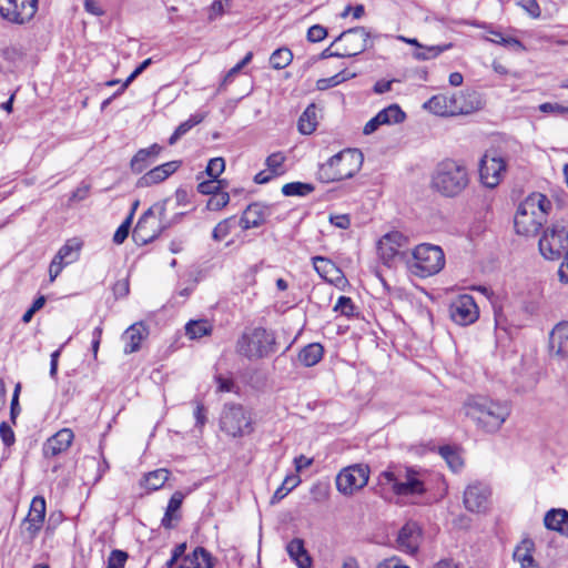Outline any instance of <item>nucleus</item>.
I'll return each mask as SVG.
<instances>
[{"label": "nucleus", "instance_id": "23", "mask_svg": "<svg viewBox=\"0 0 568 568\" xmlns=\"http://www.w3.org/2000/svg\"><path fill=\"white\" fill-rule=\"evenodd\" d=\"M549 349L557 357H568V322H560L552 328L549 334Z\"/></svg>", "mask_w": 568, "mask_h": 568}, {"label": "nucleus", "instance_id": "32", "mask_svg": "<svg viewBox=\"0 0 568 568\" xmlns=\"http://www.w3.org/2000/svg\"><path fill=\"white\" fill-rule=\"evenodd\" d=\"M184 495L181 491H175L168 504L165 514L162 518V526L165 528H172L173 521L179 520L180 516L178 515V511L181 508V505L183 503Z\"/></svg>", "mask_w": 568, "mask_h": 568}, {"label": "nucleus", "instance_id": "33", "mask_svg": "<svg viewBox=\"0 0 568 568\" xmlns=\"http://www.w3.org/2000/svg\"><path fill=\"white\" fill-rule=\"evenodd\" d=\"M324 348L320 343H311L298 353V361L305 367L316 365L323 357Z\"/></svg>", "mask_w": 568, "mask_h": 568}, {"label": "nucleus", "instance_id": "13", "mask_svg": "<svg viewBox=\"0 0 568 568\" xmlns=\"http://www.w3.org/2000/svg\"><path fill=\"white\" fill-rule=\"evenodd\" d=\"M369 478V467L364 464H355L343 468L336 476V488L345 495L351 496L365 487Z\"/></svg>", "mask_w": 568, "mask_h": 568}, {"label": "nucleus", "instance_id": "58", "mask_svg": "<svg viewBox=\"0 0 568 568\" xmlns=\"http://www.w3.org/2000/svg\"><path fill=\"white\" fill-rule=\"evenodd\" d=\"M0 437L7 447L12 446L16 442L14 433L11 426L6 422L0 424Z\"/></svg>", "mask_w": 568, "mask_h": 568}, {"label": "nucleus", "instance_id": "49", "mask_svg": "<svg viewBox=\"0 0 568 568\" xmlns=\"http://www.w3.org/2000/svg\"><path fill=\"white\" fill-rule=\"evenodd\" d=\"M230 195L226 192H219L210 197L206 207L211 211H219L227 205Z\"/></svg>", "mask_w": 568, "mask_h": 568}, {"label": "nucleus", "instance_id": "45", "mask_svg": "<svg viewBox=\"0 0 568 568\" xmlns=\"http://www.w3.org/2000/svg\"><path fill=\"white\" fill-rule=\"evenodd\" d=\"M440 455L447 462L448 466L457 471L463 466V459L457 452H455L452 447L445 446L440 448Z\"/></svg>", "mask_w": 568, "mask_h": 568}, {"label": "nucleus", "instance_id": "59", "mask_svg": "<svg viewBox=\"0 0 568 568\" xmlns=\"http://www.w3.org/2000/svg\"><path fill=\"white\" fill-rule=\"evenodd\" d=\"M230 0H214L209 8V20L213 21L224 13V4H229Z\"/></svg>", "mask_w": 568, "mask_h": 568}, {"label": "nucleus", "instance_id": "17", "mask_svg": "<svg viewBox=\"0 0 568 568\" xmlns=\"http://www.w3.org/2000/svg\"><path fill=\"white\" fill-rule=\"evenodd\" d=\"M489 487L480 481L469 484L464 491V506L471 513H485L489 508Z\"/></svg>", "mask_w": 568, "mask_h": 568}, {"label": "nucleus", "instance_id": "38", "mask_svg": "<svg viewBox=\"0 0 568 568\" xmlns=\"http://www.w3.org/2000/svg\"><path fill=\"white\" fill-rule=\"evenodd\" d=\"M212 332V325L206 320L190 321L185 325V334L191 339L201 338L205 335H210Z\"/></svg>", "mask_w": 568, "mask_h": 568}, {"label": "nucleus", "instance_id": "37", "mask_svg": "<svg viewBox=\"0 0 568 568\" xmlns=\"http://www.w3.org/2000/svg\"><path fill=\"white\" fill-rule=\"evenodd\" d=\"M377 115L383 125L402 123L406 119L405 112L398 104H390L389 106L381 110Z\"/></svg>", "mask_w": 568, "mask_h": 568}, {"label": "nucleus", "instance_id": "8", "mask_svg": "<svg viewBox=\"0 0 568 568\" xmlns=\"http://www.w3.org/2000/svg\"><path fill=\"white\" fill-rule=\"evenodd\" d=\"M274 345L273 333L263 327H255L244 332L237 339L236 352L248 359H258L273 353Z\"/></svg>", "mask_w": 568, "mask_h": 568}, {"label": "nucleus", "instance_id": "53", "mask_svg": "<svg viewBox=\"0 0 568 568\" xmlns=\"http://www.w3.org/2000/svg\"><path fill=\"white\" fill-rule=\"evenodd\" d=\"M20 392H21V384L18 383L14 387L12 399H11V405H10V419H11L12 424H16L17 417L21 413V407L19 404Z\"/></svg>", "mask_w": 568, "mask_h": 568}, {"label": "nucleus", "instance_id": "28", "mask_svg": "<svg viewBox=\"0 0 568 568\" xmlns=\"http://www.w3.org/2000/svg\"><path fill=\"white\" fill-rule=\"evenodd\" d=\"M535 549L531 539H524L514 551V560L520 565V568H540L535 560L532 552Z\"/></svg>", "mask_w": 568, "mask_h": 568}, {"label": "nucleus", "instance_id": "43", "mask_svg": "<svg viewBox=\"0 0 568 568\" xmlns=\"http://www.w3.org/2000/svg\"><path fill=\"white\" fill-rule=\"evenodd\" d=\"M301 479L297 475H288L285 477L281 487H278L273 497L272 501H278L283 499L293 488H295L300 484Z\"/></svg>", "mask_w": 568, "mask_h": 568}, {"label": "nucleus", "instance_id": "16", "mask_svg": "<svg viewBox=\"0 0 568 568\" xmlns=\"http://www.w3.org/2000/svg\"><path fill=\"white\" fill-rule=\"evenodd\" d=\"M38 0H0V16L14 23H24L33 18Z\"/></svg>", "mask_w": 568, "mask_h": 568}, {"label": "nucleus", "instance_id": "7", "mask_svg": "<svg viewBox=\"0 0 568 568\" xmlns=\"http://www.w3.org/2000/svg\"><path fill=\"white\" fill-rule=\"evenodd\" d=\"M166 201L158 202L149 207L139 219L132 237L139 245H145L168 229L169 224L165 220Z\"/></svg>", "mask_w": 568, "mask_h": 568}, {"label": "nucleus", "instance_id": "50", "mask_svg": "<svg viewBox=\"0 0 568 568\" xmlns=\"http://www.w3.org/2000/svg\"><path fill=\"white\" fill-rule=\"evenodd\" d=\"M133 219V212L123 221V223L116 229L113 235V242L115 244H122L129 235L131 223Z\"/></svg>", "mask_w": 568, "mask_h": 568}, {"label": "nucleus", "instance_id": "46", "mask_svg": "<svg viewBox=\"0 0 568 568\" xmlns=\"http://www.w3.org/2000/svg\"><path fill=\"white\" fill-rule=\"evenodd\" d=\"M284 161H285V156L283 153L276 152V153L271 154L266 159L267 170L274 176L283 174L284 173V168H283Z\"/></svg>", "mask_w": 568, "mask_h": 568}, {"label": "nucleus", "instance_id": "10", "mask_svg": "<svg viewBox=\"0 0 568 568\" xmlns=\"http://www.w3.org/2000/svg\"><path fill=\"white\" fill-rule=\"evenodd\" d=\"M382 484L390 485L398 496L422 495L425 493L423 474L413 468L385 470L379 476Z\"/></svg>", "mask_w": 568, "mask_h": 568}, {"label": "nucleus", "instance_id": "31", "mask_svg": "<svg viewBox=\"0 0 568 568\" xmlns=\"http://www.w3.org/2000/svg\"><path fill=\"white\" fill-rule=\"evenodd\" d=\"M312 263L316 273L327 282L339 278L341 270L331 260L323 256H314Z\"/></svg>", "mask_w": 568, "mask_h": 568}, {"label": "nucleus", "instance_id": "52", "mask_svg": "<svg viewBox=\"0 0 568 568\" xmlns=\"http://www.w3.org/2000/svg\"><path fill=\"white\" fill-rule=\"evenodd\" d=\"M222 181L216 179H212L209 181H203L199 183L197 191L202 194L214 195L220 192Z\"/></svg>", "mask_w": 568, "mask_h": 568}, {"label": "nucleus", "instance_id": "40", "mask_svg": "<svg viewBox=\"0 0 568 568\" xmlns=\"http://www.w3.org/2000/svg\"><path fill=\"white\" fill-rule=\"evenodd\" d=\"M204 120V115L202 114H193L186 121L182 122L173 132V134L169 139V144L173 145L181 139L184 134H186L193 126L201 123Z\"/></svg>", "mask_w": 568, "mask_h": 568}, {"label": "nucleus", "instance_id": "6", "mask_svg": "<svg viewBox=\"0 0 568 568\" xmlns=\"http://www.w3.org/2000/svg\"><path fill=\"white\" fill-rule=\"evenodd\" d=\"M408 271L425 278L439 273L445 266V254L440 246L428 243L417 245L406 260Z\"/></svg>", "mask_w": 568, "mask_h": 568}, {"label": "nucleus", "instance_id": "42", "mask_svg": "<svg viewBox=\"0 0 568 568\" xmlns=\"http://www.w3.org/2000/svg\"><path fill=\"white\" fill-rule=\"evenodd\" d=\"M293 60V53L287 48H280L275 50L271 58L270 63L276 70L286 68Z\"/></svg>", "mask_w": 568, "mask_h": 568}, {"label": "nucleus", "instance_id": "9", "mask_svg": "<svg viewBox=\"0 0 568 568\" xmlns=\"http://www.w3.org/2000/svg\"><path fill=\"white\" fill-rule=\"evenodd\" d=\"M220 429L232 437L252 434L254 430L252 413L241 404H225L220 416Z\"/></svg>", "mask_w": 568, "mask_h": 568}, {"label": "nucleus", "instance_id": "22", "mask_svg": "<svg viewBox=\"0 0 568 568\" xmlns=\"http://www.w3.org/2000/svg\"><path fill=\"white\" fill-rule=\"evenodd\" d=\"M179 161H170L161 165H158L148 171L144 175H142L138 180L136 185L139 187H148L161 183L164 180H166L171 174H173L179 169Z\"/></svg>", "mask_w": 568, "mask_h": 568}, {"label": "nucleus", "instance_id": "63", "mask_svg": "<svg viewBox=\"0 0 568 568\" xmlns=\"http://www.w3.org/2000/svg\"><path fill=\"white\" fill-rule=\"evenodd\" d=\"M521 6L532 18L540 16V7L536 0H524Z\"/></svg>", "mask_w": 568, "mask_h": 568}, {"label": "nucleus", "instance_id": "27", "mask_svg": "<svg viewBox=\"0 0 568 568\" xmlns=\"http://www.w3.org/2000/svg\"><path fill=\"white\" fill-rule=\"evenodd\" d=\"M544 524L546 528L568 537V511L566 509H550L545 515Z\"/></svg>", "mask_w": 568, "mask_h": 568}, {"label": "nucleus", "instance_id": "21", "mask_svg": "<svg viewBox=\"0 0 568 568\" xmlns=\"http://www.w3.org/2000/svg\"><path fill=\"white\" fill-rule=\"evenodd\" d=\"M45 516V500L41 496H36L30 505L29 514L24 520L26 531L32 539L40 531Z\"/></svg>", "mask_w": 568, "mask_h": 568}, {"label": "nucleus", "instance_id": "56", "mask_svg": "<svg viewBox=\"0 0 568 568\" xmlns=\"http://www.w3.org/2000/svg\"><path fill=\"white\" fill-rule=\"evenodd\" d=\"M151 58H148L143 62H141L122 83V91H124L149 65H151Z\"/></svg>", "mask_w": 568, "mask_h": 568}, {"label": "nucleus", "instance_id": "34", "mask_svg": "<svg viewBox=\"0 0 568 568\" xmlns=\"http://www.w3.org/2000/svg\"><path fill=\"white\" fill-rule=\"evenodd\" d=\"M169 476H170V473L168 469L160 468V469L148 473L143 477V479L141 480L140 484L148 491H154L164 486V484L169 479Z\"/></svg>", "mask_w": 568, "mask_h": 568}, {"label": "nucleus", "instance_id": "12", "mask_svg": "<svg viewBox=\"0 0 568 568\" xmlns=\"http://www.w3.org/2000/svg\"><path fill=\"white\" fill-rule=\"evenodd\" d=\"M407 245V237L399 231H392L381 237L377 243V252L383 264L393 267L398 261L408 258V255L402 251Z\"/></svg>", "mask_w": 568, "mask_h": 568}, {"label": "nucleus", "instance_id": "24", "mask_svg": "<svg viewBox=\"0 0 568 568\" xmlns=\"http://www.w3.org/2000/svg\"><path fill=\"white\" fill-rule=\"evenodd\" d=\"M270 214V207L262 203L250 204L243 212L239 223L243 230L257 227L265 222L266 216Z\"/></svg>", "mask_w": 568, "mask_h": 568}, {"label": "nucleus", "instance_id": "26", "mask_svg": "<svg viewBox=\"0 0 568 568\" xmlns=\"http://www.w3.org/2000/svg\"><path fill=\"white\" fill-rule=\"evenodd\" d=\"M148 336L146 327L142 323L131 325L122 335L124 353L131 354L139 351L142 341Z\"/></svg>", "mask_w": 568, "mask_h": 568}, {"label": "nucleus", "instance_id": "39", "mask_svg": "<svg viewBox=\"0 0 568 568\" xmlns=\"http://www.w3.org/2000/svg\"><path fill=\"white\" fill-rule=\"evenodd\" d=\"M356 77V73L354 72H347L346 70H343L336 74H334L333 77H329V78H323V79H318L316 81V88L317 90H327L329 88H334L349 79H353Z\"/></svg>", "mask_w": 568, "mask_h": 568}, {"label": "nucleus", "instance_id": "20", "mask_svg": "<svg viewBox=\"0 0 568 568\" xmlns=\"http://www.w3.org/2000/svg\"><path fill=\"white\" fill-rule=\"evenodd\" d=\"M420 540L422 531L419 526L414 521H409L398 531L397 548L403 552L413 555L418 550Z\"/></svg>", "mask_w": 568, "mask_h": 568}, {"label": "nucleus", "instance_id": "47", "mask_svg": "<svg viewBox=\"0 0 568 568\" xmlns=\"http://www.w3.org/2000/svg\"><path fill=\"white\" fill-rule=\"evenodd\" d=\"M234 222V216L221 221L212 232L213 240L217 242L224 240L231 233Z\"/></svg>", "mask_w": 568, "mask_h": 568}, {"label": "nucleus", "instance_id": "4", "mask_svg": "<svg viewBox=\"0 0 568 568\" xmlns=\"http://www.w3.org/2000/svg\"><path fill=\"white\" fill-rule=\"evenodd\" d=\"M539 251L551 261L564 258L558 276L562 283H568V224L561 221L548 226L539 240Z\"/></svg>", "mask_w": 568, "mask_h": 568}, {"label": "nucleus", "instance_id": "44", "mask_svg": "<svg viewBox=\"0 0 568 568\" xmlns=\"http://www.w3.org/2000/svg\"><path fill=\"white\" fill-rule=\"evenodd\" d=\"M489 33L493 36V38H489L488 40L493 43H497L506 48H511L517 51L524 50L523 43L514 37H505L499 31H490Z\"/></svg>", "mask_w": 568, "mask_h": 568}, {"label": "nucleus", "instance_id": "35", "mask_svg": "<svg viewBox=\"0 0 568 568\" xmlns=\"http://www.w3.org/2000/svg\"><path fill=\"white\" fill-rule=\"evenodd\" d=\"M81 246L82 242L79 239H70L60 247L55 257L69 265L78 260Z\"/></svg>", "mask_w": 568, "mask_h": 568}, {"label": "nucleus", "instance_id": "14", "mask_svg": "<svg viewBox=\"0 0 568 568\" xmlns=\"http://www.w3.org/2000/svg\"><path fill=\"white\" fill-rule=\"evenodd\" d=\"M334 43H343L341 54L344 58L358 55L372 44L369 41V33L364 27H356L343 31L334 40Z\"/></svg>", "mask_w": 568, "mask_h": 568}, {"label": "nucleus", "instance_id": "2", "mask_svg": "<svg viewBox=\"0 0 568 568\" xmlns=\"http://www.w3.org/2000/svg\"><path fill=\"white\" fill-rule=\"evenodd\" d=\"M551 209V202L541 193L528 195L518 206L514 226L518 234L532 236L537 234L546 215Z\"/></svg>", "mask_w": 568, "mask_h": 568}, {"label": "nucleus", "instance_id": "1", "mask_svg": "<svg viewBox=\"0 0 568 568\" xmlns=\"http://www.w3.org/2000/svg\"><path fill=\"white\" fill-rule=\"evenodd\" d=\"M464 413L477 428L485 433H496L510 416L511 407L507 402L476 395L464 403Z\"/></svg>", "mask_w": 568, "mask_h": 568}, {"label": "nucleus", "instance_id": "48", "mask_svg": "<svg viewBox=\"0 0 568 568\" xmlns=\"http://www.w3.org/2000/svg\"><path fill=\"white\" fill-rule=\"evenodd\" d=\"M128 557V554L123 550H112L106 560V568H124Z\"/></svg>", "mask_w": 568, "mask_h": 568}, {"label": "nucleus", "instance_id": "36", "mask_svg": "<svg viewBox=\"0 0 568 568\" xmlns=\"http://www.w3.org/2000/svg\"><path fill=\"white\" fill-rule=\"evenodd\" d=\"M317 115L315 104H310L301 114L297 128L302 134H311L316 130Z\"/></svg>", "mask_w": 568, "mask_h": 568}, {"label": "nucleus", "instance_id": "60", "mask_svg": "<svg viewBox=\"0 0 568 568\" xmlns=\"http://www.w3.org/2000/svg\"><path fill=\"white\" fill-rule=\"evenodd\" d=\"M83 7L85 12L94 17H102L105 13L99 0H84Z\"/></svg>", "mask_w": 568, "mask_h": 568}, {"label": "nucleus", "instance_id": "29", "mask_svg": "<svg viewBox=\"0 0 568 568\" xmlns=\"http://www.w3.org/2000/svg\"><path fill=\"white\" fill-rule=\"evenodd\" d=\"M286 550L291 559L297 565L298 568H311L312 558L305 549L304 541L300 538L292 539Z\"/></svg>", "mask_w": 568, "mask_h": 568}, {"label": "nucleus", "instance_id": "51", "mask_svg": "<svg viewBox=\"0 0 568 568\" xmlns=\"http://www.w3.org/2000/svg\"><path fill=\"white\" fill-rule=\"evenodd\" d=\"M225 169V162L222 158L211 159L206 166V173L212 179H217Z\"/></svg>", "mask_w": 568, "mask_h": 568}, {"label": "nucleus", "instance_id": "3", "mask_svg": "<svg viewBox=\"0 0 568 568\" xmlns=\"http://www.w3.org/2000/svg\"><path fill=\"white\" fill-rule=\"evenodd\" d=\"M468 183L469 174L466 165L453 159L440 161L432 176V186L447 197L460 194Z\"/></svg>", "mask_w": 568, "mask_h": 568}, {"label": "nucleus", "instance_id": "30", "mask_svg": "<svg viewBox=\"0 0 568 568\" xmlns=\"http://www.w3.org/2000/svg\"><path fill=\"white\" fill-rule=\"evenodd\" d=\"M212 557L203 547H196L191 554L184 556L179 568H211Z\"/></svg>", "mask_w": 568, "mask_h": 568}, {"label": "nucleus", "instance_id": "18", "mask_svg": "<svg viewBox=\"0 0 568 568\" xmlns=\"http://www.w3.org/2000/svg\"><path fill=\"white\" fill-rule=\"evenodd\" d=\"M505 171L506 163L503 158L488 153L483 156L479 165V176L486 186L491 189L497 186Z\"/></svg>", "mask_w": 568, "mask_h": 568}, {"label": "nucleus", "instance_id": "64", "mask_svg": "<svg viewBox=\"0 0 568 568\" xmlns=\"http://www.w3.org/2000/svg\"><path fill=\"white\" fill-rule=\"evenodd\" d=\"M377 568H409L408 566L402 564V560L396 557H392L382 561Z\"/></svg>", "mask_w": 568, "mask_h": 568}, {"label": "nucleus", "instance_id": "19", "mask_svg": "<svg viewBox=\"0 0 568 568\" xmlns=\"http://www.w3.org/2000/svg\"><path fill=\"white\" fill-rule=\"evenodd\" d=\"M74 439V434L70 428H62L49 437L42 447L45 458L55 457L69 449Z\"/></svg>", "mask_w": 568, "mask_h": 568}, {"label": "nucleus", "instance_id": "15", "mask_svg": "<svg viewBox=\"0 0 568 568\" xmlns=\"http://www.w3.org/2000/svg\"><path fill=\"white\" fill-rule=\"evenodd\" d=\"M449 316L454 323L467 326L478 320L479 308L471 295L462 294L450 302Z\"/></svg>", "mask_w": 568, "mask_h": 568}, {"label": "nucleus", "instance_id": "11", "mask_svg": "<svg viewBox=\"0 0 568 568\" xmlns=\"http://www.w3.org/2000/svg\"><path fill=\"white\" fill-rule=\"evenodd\" d=\"M470 94L463 92L453 94H437L424 103V108L432 113L440 116H450L457 114H469L478 109L479 102L468 101Z\"/></svg>", "mask_w": 568, "mask_h": 568}, {"label": "nucleus", "instance_id": "61", "mask_svg": "<svg viewBox=\"0 0 568 568\" xmlns=\"http://www.w3.org/2000/svg\"><path fill=\"white\" fill-rule=\"evenodd\" d=\"M329 222L338 227V229H342V230H346L351 225V220H349V216L346 215V214H341V215H331L329 217Z\"/></svg>", "mask_w": 568, "mask_h": 568}, {"label": "nucleus", "instance_id": "41", "mask_svg": "<svg viewBox=\"0 0 568 568\" xmlns=\"http://www.w3.org/2000/svg\"><path fill=\"white\" fill-rule=\"evenodd\" d=\"M315 190L314 185L304 182L286 183L282 187V193L285 196H306Z\"/></svg>", "mask_w": 568, "mask_h": 568}, {"label": "nucleus", "instance_id": "25", "mask_svg": "<svg viewBox=\"0 0 568 568\" xmlns=\"http://www.w3.org/2000/svg\"><path fill=\"white\" fill-rule=\"evenodd\" d=\"M162 146L158 143L150 145L149 148L139 150L131 159L130 168L133 173H141L148 169L160 155Z\"/></svg>", "mask_w": 568, "mask_h": 568}, {"label": "nucleus", "instance_id": "54", "mask_svg": "<svg viewBox=\"0 0 568 568\" xmlns=\"http://www.w3.org/2000/svg\"><path fill=\"white\" fill-rule=\"evenodd\" d=\"M327 36V29L321 24H314L307 30V40L316 43L324 40Z\"/></svg>", "mask_w": 568, "mask_h": 568}, {"label": "nucleus", "instance_id": "57", "mask_svg": "<svg viewBox=\"0 0 568 568\" xmlns=\"http://www.w3.org/2000/svg\"><path fill=\"white\" fill-rule=\"evenodd\" d=\"M539 111L544 113H556L568 115V106L561 105L559 103L545 102L538 106Z\"/></svg>", "mask_w": 568, "mask_h": 568}, {"label": "nucleus", "instance_id": "5", "mask_svg": "<svg viewBox=\"0 0 568 568\" xmlns=\"http://www.w3.org/2000/svg\"><path fill=\"white\" fill-rule=\"evenodd\" d=\"M363 153L356 149H346L333 155L320 165L317 179L323 183L337 182L353 178L362 168Z\"/></svg>", "mask_w": 568, "mask_h": 568}, {"label": "nucleus", "instance_id": "62", "mask_svg": "<svg viewBox=\"0 0 568 568\" xmlns=\"http://www.w3.org/2000/svg\"><path fill=\"white\" fill-rule=\"evenodd\" d=\"M64 266H67V264L54 256L49 266L50 281H54Z\"/></svg>", "mask_w": 568, "mask_h": 568}, {"label": "nucleus", "instance_id": "55", "mask_svg": "<svg viewBox=\"0 0 568 568\" xmlns=\"http://www.w3.org/2000/svg\"><path fill=\"white\" fill-rule=\"evenodd\" d=\"M353 310H354L353 302L347 296H339L334 306L335 312H339L341 314L346 315V316L351 315L353 313Z\"/></svg>", "mask_w": 568, "mask_h": 568}]
</instances>
